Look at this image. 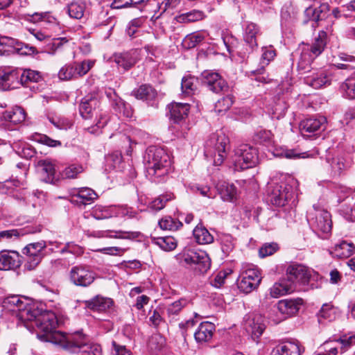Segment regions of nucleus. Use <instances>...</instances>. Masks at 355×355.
<instances>
[{"instance_id":"f257e3e1","label":"nucleus","mask_w":355,"mask_h":355,"mask_svg":"<svg viewBox=\"0 0 355 355\" xmlns=\"http://www.w3.org/2000/svg\"><path fill=\"white\" fill-rule=\"evenodd\" d=\"M21 318L23 322H34V325L40 330L37 333V337L41 340L58 345L68 352H77L81 346L82 343H77L80 336L76 335V333L64 334L60 331H55L58 320L52 311H42L34 307L33 309L24 311Z\"/></svg>"},{"instance_id":"f03ea898","label":"nucleus","mask_w":355,"mask_h":355,"mask_svg":"<svg viewBox=\"0 0 355 355\" xmlns=\"http://www.w3.org/2000/svg\"><path fill=\"white\" fill-rule=\"evenodd\" d=\"M144 164L147 176L152 181L168 174L171 166L169 155L162 148L150 146L144 156Z\"/></svg>"},{"instance_id":"7ed1b4c3","label":"nucleus","mask_w":355,"mask_h":355,"mask_svg":"<svg viewBox=\"0 0 355 355\" xmlns=\"http://www.w3.org/2000/svg\"><path fill=\"white\" fill-rule=\"evenodd\" d=\"M99 102L95 98H84L79 107L81 116L85 120L91 119L95 115L94 125L87 128L91 133L97 132L98 130L103 128L108 121L105 112L97 109Z\"/></svg>"},{"instance_id":"20e7f679","label":"nucleus","mask_w":355,"mask_h":355,"mask_svg":"<svg viewBox=\"0 0 355 355\" xmlns=\"http://www.w3.org/2000/svg\"><path fill=\"white\" fill-rule=\"evenodd\" d=\"M307 220L313 231L322 238H325L331 230V215L324 209L314 206L308 211Z\"/></svg>"},{"instance_id":"39448f33","label":"nucleus","mask_w":355,"mask_h":355,"mask_svg":"<svg viewBox=\"0 0 355 355\" xmlns=\"http://www.w3.org/2000/svg\"><path fill=\"white\" fill-rule=\"evenodd\" d=\"M231 159L235 170H244L251 168L257 164V152L252 146L242 144L234 150Z\"/></svg>"},{"instance_id":"423d86ee","label":"nucleus","mask_w":355,"mask_h":355,"mask_svg":"<svg viewBox=\"0 0 355 355\" xmlns=\"http://www.w3.org/2000/svg\"><path fill=\"white\" fill-rule=\"evenodd\" d=\"M180 261L199 273L206 272L211 263L208 255L203 251L187 249L180 255Z\"/></svg>"},{"instance_id":"0eeeda50","label":"nucleus","mask_w":355,"mask_h":355,"mask_svg":"<svg viewBox=\"0 0 355 355\" xmlns=\"http://www.w3.org/2000/svg\"><path fill=\"white\" fill-rule=\"evenodd\" d=\"M229 144V138L223 132L212 135L207 142L205 153L213 157L214 165L220 166L223 163Z\"/></svg>"},{"instance_id":"6e6552de","label":"nucleus","mask_w":355,"mask_h":355,"mask_svg":"<svg viewBox=\"0 0 355 355\" xmlns=\"http://www.w3.org/2000/svg\"><path fill=\"white\" fill-rule=\"evenodd\" d=\"M46 243L44 241L31 243L26 245L22 252L26 256L25 267L29 270L35 269L45 256Z\"/></svg>"},{"instance_id":"1a4fd4ad","label":"nucleus","mask_w":355,"mask_h":355,"mask_svg":"<svg viewBox=\"0 0 355 355\" xmlns=\"http://www.w3.org/2000/svg\"><path fill=\"white\" fill-rule=\"evenodd\" d=\"M70 282L77 286L87 287L96 279V274L89 266H73L69 273Z\"/></svg>"},{"instance_id":"9d476101","label":"nucleus","mask_w":355,"mask_h":355,"mask_svg":"<svg viewBox=\"0 0 355 355\" xmlns=\"http://www.w3.org/2000/svg\"><path fill=\"white\" fill-rule=\"evenodd\" d=\"M261 280L259 270L255 268H248L241 272L237 282L238 288L241 291L249 293L258 287Z\"/></svg>"},{"instance_id":"9b49d317","label":"nucleus","mask_w":355,"mask_h":355,"mask_svg":"<svg viewBox=\"0 0 355 355\" xmlns=\"http://www.w3.org/2000/svg\"><path fill=\"white\" fill-rule=\"evenodd\" d=\"M293 194L291 186L285 184H270L268 186V200L274 205L282 207L291 198Z\"/></svg>"},{"instance_id":"f8f14e48","label":"nucleus","mask_w":355,"mask_h":355,"mask_svg":"<svg viewBox=\"0 0 355 355\" xmlns=\"http://www.w3.org/2000/svg\"><path fill=\"white\" fill-rule=\"evenodd\" d=\"M327 126V119L324 116H319L302 120L300 123V130L304 137H311L319 135L324 131Z\"/></svg>"},{"instance_id":"ddd939ff","label":"nucleus","mask_w":355,"mask_h":355,"mask_svg":"<svg viewBox=\"0 0 355 355\" xmlns=\"http://www.w3.org/2000/svg\"><path fill=\"white\" fill-rule=\"evenodd\" d=\"M313 271L308 268L305 266L301 264H294L289 266L286 270V279L291 282L295 284V289L296 284H307L312 277Z\"/></svg>"},{"instance_id":"4468645a","label":"nucleus","mask_w":355,"mask_h":355,"mask_svg":"<svg viewBox=\"0 0 355 355\" xmlns=\"http://www.w3.org/2000/svg\"><path fill=\"white\" fill-rule=\"evenodd\" d=\"M21 71L22 69L10 67H0V84L10 89L16 88L22 85V80H21Z\"/></svg>"},{"instance_id":"2eb2a0df","label":"nucleus","mask_w":355,"mask_h":355,"mask_svg":"<svg viewBox=\"0 0 355 355\" xmlns=\"http://www.w3.org/2000/svg\"><path fill=\"white\" fill-rule=\"evenodd\" d=\"M304 83L315 89L327 87L331 84L332 75L330 72L321 70L312 72L304 78Z\"/></svg>"},{"instance_id":"dca6fc26","label":"nucleus","mask_w":355,"mask_h":355,"mask_svg":"<svg viewBox=\"0 0 355 355\" xmlns=\"http://www.w3.org/2000/svg\"><path fill=\"white\" fill-rule=\"evenodd\" d=\"M264 319L260 314H252L245 320L244 327L254 340L258 339L265 329Z\"/></svg>"},{"instance_id":"f3484780","label":"nucleus","mask_w":355,"mask_h":355,"mask_svg":"<svg viewBox=\"0 0 355 355\" xmlns=\"http://www.w3.org/2000/svg\"><path fill=\"white\" fill-rule=\"evenodd\" d=\"M201 76L203 84L213 92L219 93L227 87L225 80L216 72L207 70Z\"/></svg>"},{"instance_id":"a211bd4d","label":"nucleus","mask_w":355,"mask_h":355,"mask_svg":"<svg viewBox=\"0 0 355 355\" xmlns=\"http://www.w3.org/2000/svg\"><path fill=\"white\" fill-rule=\"evenodd\" d=\"M37 167L45 182L56 184L60 180V173H57L55 164L48 159H41L37 163Z\"/></svg>"},{"instance_id":"6ab92c4d","label":"nucleus","mask_w":355,"mask_h":355,"mask_svg":"<svg viewBox=\"0 0 355 355\" xmlns=\"http://www.w3.org/2000/svg\"><path fill=\"white\" fill-rule=\"evenodd\" d=\"M302 299L297 300H282L279 301L277 304V311L282 315V317L274 320L275 324L284 320L287 317L293 315L299 310V306L302 304Z\"/></svg>"},{"instance_id":"aec40b11","label":"nucleus","mask_w":355,"mask_h":355,"mask_svg":"<svg viewBox=\"0 0 355 355\" xmlns=\"http://www.w3.org/2000/svg\"><path fill=\"white\" fill-rule=\"evenodd\" d=\"M71 197L70 201L73 203H80L86 205L88 202L92 201L97 198L94 190L88 187L73 188L69 190Z\"/></svg>"},{"instance_id":"412c9836","label":"nucleus","mask_w":355,"mask_h":355,"mask_svg":"<svg viewBox=\"0 0 355 355\" xmlns=\"http://www.w3.org/2000/svg\"><path fill=\"white\" fill-rule=\"evenodd\" d=\"M327 35L324 31H320L311 44H303L300 48L316 58L324 51L327 44Z\"/></svg>"},{"instance_id":"4be33fe9","label":"nucleus","mask_w":355,"mask_h":355,"mask_svg":"<svg viewBox=\"0 0 355 355\" xmlns=\"http://www.w3.org/2000/svg\"><path fill=\"white\" fill-rule=\"evenodd\" d=\"M329 11V6L327 3L317 5L314 3L308 7L304 11V15L306 18V22L313 21L318 22L326 18Z\"/></svg>"},{"instance_id":"5701e85b","label":"nucleus","mask_w":355,"mask_h":355,"mask_svg":"<svg viewBox=\"0 0 355 355\" xmlns=\"http://www.w3.org/2000/svg\"><path fill=\"white\" fill-rule=\"evenodd\" d=\"M110 62H114L120 70L123 71L129 70L136 63L137 60L134 53L131 52L116 53L113 54L110 58Z\"/></svg>"},{"instance_id":"b1692460","label":"nucleus","mask_w":355,"mask_h":355,"mask_svg":"<svg viewBox=\"0 0 355 355\" xmlns=\"http://www.w3.org/2000/svg\"><path fill=\"white\" fill-rule=\"evenodd\" d=\"M20 266V257L15 251L2 250L0 252V270H14Z\"/></svg>"},{"instance_id":"393cba45","label":"nucleus","mask_w":355,"mask_h":355,"mask_svg":"<svg viewBox=\"0 0 355 355\" xmlns=\"http://www.w3.org/2000/svg\"><path fill=\"white\" fill-rule=\"evenodd\" d=\"M3 306L10 311L17 313V316L22 321L21 313L25 310L33 309L34 306L24 302L19 296L12 295L3 300Z\"/></svg>"},{"instance_id":"a878e982","label":"nucleus","mask_w":355,"mask_h":355,"mask_svg":"<svg viewBox=\"0 0 355 355\" xmlns=\"http://www.w3.org/2000/svg\"><path fill=\"white\" fill-rule=\"evenodd\" d=\"M26 119V112L23 108L15 106L3 112L1 121L8 123L9 125H17L22 123Z\"/></svg>"},{"instance_id":"bb28decb","label":"nucleus","mask_w":355,"mask_h":355,"mask_svg":"<svg viewBox=\"0 0 355 355\" xmlns=\"http://www.w3.org/2000/svg\"><path fill=\"white\" fill-rule=\"evenodd\" d=\"M295 284L288 281L286 278H283L274 284L270 288V295L272 297L278 298L286 294L295 291Z\"/></svg>"},{"instance_id":"cd10ccee","label":"nucleus","mask_w":355,"mask_h":355,"mask_svg":"<svg viewBox=\"0 0 355 355\" xmlns=\"http://www.w3.org/2000/svg\"><path fill=\"white\" fill-rule=\"evenodd\" d=\"M259 33V26L252 22L248 23L244 28L243 40L251 51L254 50L258 46L257 36Z\"/></svg>"},{"instance_id":"c85d7f7f","label":"nucleus","mask_w":355,"mask_h":355,"mask_svg":"<svg viewBox=\"0 0 355 355\" xmlns=\"http://www.w3.org/2000/svg\"><path fill=\"white\" fill-rule=\"evenodd\" d=\"M300 353L297 341H286L274 348L270 355H300Z\"/></svg>"},{"instance_id":"c756f323","label":"nucleus","mask_w":355,"mask_h":355,"mask_svg":"<svg viewBox=\"0 0 355 355\" xmlns=\"http://www.w3.org/2000/svg\"><path fill=\"white\" fill-rule=\"evenodd\" d=\"M171 119L174 123H180L187 116L189 111V105L188 103H172L168 106Z\"/></svg>"},{"instance_id":"7c9ffc66","label":"nucleus","mask_w":355,"mask_h":355,"mask_svg":"<svg viewBox=\"0 0 355 355\" xmlns=\"http://www.w3.org/2000/svg\"><path fill=\"white\" fill-rule=\"evenodd\" d=\"M87 308L96 311H105L113 305V300L111 298L97 295L90 300L85 302Z\"/></svg>"},{"instance_id":"2f4dec72","label":"nucleus","mask_w":355,"mask_h":355,"mask_svg":"<svg viewBox=\"0 0 355 355\" xmlns=\"http://www.w3.org/2000/svg\"><path fill=\"white\" fill-rule=\"evenodd\" d=\"M215 330L214 324L209 322H201L194 334L198 343L208 342L211 340Z\"/></svg>"},{"instance_id":"473e14b6","label":"nucleus","mask_w":355,"mask_h":355,"mask_svg":"<svg viewBox=\"0 0 355 355\" xmlns=\"http://www.w3.org/2000/svg\"><path fill=\"white\" fill-rule=\"evenodd\" d=\"M216 188L224 201L232 202L236 197V188L233 184L221 182L217 184Z\"/></svg>"},{"instance_id":"72a5a7b5","label":"nucleus","mask_w":355,"mask_h":355,"mask_svg":"<svg viewBox=\"0 0 355 355\" xmlns=\"http://www.w3.org/2000/svg\"><path fill=\"white\" fill-rule=\"evenodd\" d=\"M76 335L80 336L77 340L78 341V343H82L81 346H80L77 352H70L71 353L82 352V355H101L100 346L87 344L85 336L79 332H77Z\"/></svg>"},{"instance_id":"f704fd0d","label":"nucleus","mask_w":355,"mask_h":355,"mask_svg":"<svg viewBox=\"0 0 355 355\" xmlns=\"http://www.w3.org/2000/svg\"><path fill=\"white\" fill-rule=\"evenodd\" d=\"M355 247L352 243H347L343 241L340 243L335 245L330 253L334 257L344 259L350 257Z\"/></svg>"},{"instance_id":"c9c22d12","label":"nucleus","mask_w":355,"mask_h":355,"mask_svg":"<svg viewBox=\"0 0 355 355\" xmlns=\"http://www.w3.org/2000/svg\"><path fill=\"white\" fill-rule=\"evenodd\" d=\"M132 94L137 99L143 101H151L157 96L156 91L150 85H143L134 89Z\"/></svg>"},{"instance_id":"e433bc0d","label":"nucleus","mask_w":355,"mask_h":355,"mask_svg":"<svg viewBox=\"0 0 355 355\" xmlns=\"http://www.w3.org/2000/svg\"><path fill=\"white\" fill-rule=\"evenodd\" d=\"M193 234L199 244H209L214 241L213 236L204 227L196 226L193 231Z\"/></svg>"},{"instance_id":"4c0bfd02","label":"nucleus","mask_w":355,"mask_h":355,"mask_svg":"<svg viewBox=\"0 0 355 355\" xmlns=\"http://www.w3.org/2000/svg\"><path fill=\"white\" fill-rule=\"evenodd\" d=\"M300 56L297 62V70L301 74H304L311 71V64L315 58L302 50L301 48Z\"/></svg>"},{"instance_id":"58836bf2","label":"nucleus","mask_w":355,"mask_h":355,"mask_svg":"<svg viewBox=\"0 0 355 355\" xmlns=\"http://www.w3.org/2000/svg\"><path fill=\"white\" fill-rule=\"evenodd\" d=\"M327 162L329 165L333 176L340 175L342 171L345 168L344 159L340 156L328 157L327 158Z\"/></svg>"},{"instance_id":"ea45409f","label":"nucleus","mask_w":355,"mask_h":355,"mask_svg":"<svg viewBox=\"0 0 355 355\" xmlns=\"http://www.w3.org/2000/svg\"><path fill=\"white\" fill-rule=\"evenodd\" d=\"M318 316V321L320 323L324 321H333L336 318V309L331 304H324L322 306Z\"/></svg>"},{"instance_id":"a19ab883","label":"nucleus","mask_w":355,"mask_h":355,"mask_svg":"<svg viewBox=\"0 0 355 355\" xmlns=\"http://www.w3.org/2000/svg\"><path fill=\"white\" fill-rule=\"evenodd\" d=\"M85 4L81 1H73L67 6V12L70 17L80 19L84 16Z\"/></svg>"},{"instance_id":"79ce46f5","label":"nucleus","mask_w":355,"mask_h":355,"mask_svg":"<svg viewBox=\"0 0 355 355\" xmlns=\"http://www.w3.org/2000/svg\"><path fill=\"white\" fill-rule=\"evenodd\" d=\"M189 303L186 298H180L168 304L166 309V314L168 318H173L179 314L181 310L185 307Z\"/></svg>"},{"instance_id":"37998d69","label":"nucleus","mask_w":355,"mask_h":355,"mask_svg":"<svg viewBox=\"0 0 355 355\" xmlns=\"http://www.w3.org/2000/svg\"><path fill=\"white\" fill-rule=\"evenodd\" d=\"M83 172V167L81 165L71 164L60 173V180L75 179Z\"/></svg>"},{"instance_id":"c03bdc74","label":"nucleus","mask_w":355,"mask_h":355,"mask_svg":"<svg viewBox=\"0 0 355 355\" xmlns=\"http://www.w3.org/2000/svg\"><path fill=\"white\" fill-rule=\"evenodd\" d=\"M155 244L164 251H171L175 249L177 241L173 236H163L155 239Z\"/></svg>"},{"instance_id":"a18cd8bd","label":"nucleus","mask_w":355,"mask_h":355,"mask_svg":"<svg viewBox=\"0 0 355 355\" xmlns=\"http://www.w3.org/2000/svg\"><path fill=\"white\" fill-rule=\"evenodd\" d=\"M139 232H124V231H111L108 230L102 234L101 236H106L114 239H134L139 236Z\"/></svg>"},{"instance_id":"49530a36","label":"nucleus","mask_w":355,"mask_h":355,"mask_svg":"<svg viewBox=\"0 0 355 355\" xmlns=\"http://www.w3.org/2000/svg\"><path fill=\"white\" fill-rule=\"evenodd\" d=\"M340 90L345 97L355 99V77H350L346 79L341 84Z\"/></svg>"},{"instance_id":"de8ad7c7","label":"nucleus","mask_w":355,"mask_h":355,"mask_svg":"<svg viewBox=\"0 0 355 355\" xmlns=\"http://www.w3.org/2000/svg\"><path fill=\"white\" fill-rule=\"evenodd\" d=\"M173 198L172 193L160 195L149 203L148 208L153 211H159L165 207L166 202Z\"/></svg>"},{"instance_id":"09e8293b","label":"nucleus","mask_w":355,"mask_h":355,"mask_svg":"<svg viewBox=\"0 0 355 355\" xmlns=\"http://www.w3.org/2000/svg\"><path fill=\"white\" fill-rule=\"evenodd\" d=\"M30 21L33 23L37 22H46L48 24H55L56 19L51 15L50 12H34L31 15H28V19Z\"/></svg>"},{"instance_id":"8fccbe9b","label":"nucleus","mask_w":355,"mask_h":355,"mask_svg":"<svg viewBox=\"0 0 355 355\" xmlns=\"http://www.w3.org/2000/svg\"><path fill=\"white\" fill-rule=\"evenodd\" d=\"M94 61L90 60H83L73 64L76 78L85 75L94 66Z\"/></svg>"},{"instance_id":"3c124183","label":"nucleus","mask_w":355,"mask_h":355,"mask_svg":"<svg viewBox=\"0 0 355 355\" xmlns=\"http://www.w3.org/2000/svg\"><path fill=\"white\" fill-rule=\"evenodd\" d=\"M42 79L41 73L38 71L31 69H24L21 71V80L22 85L28 82L37 83Z\"/></svg>"},{"instance_id":"603ef678","label":"nucleus","mask_w":355,"mask_h":355,"mask_svg":"<svg viewBox=\"0 0 355 355\" xmlns=\"http://www.w3.org/2000/svg\"><path fill=\"white\" fill-rule=\"evenodd\" d=\"M233 97L227 96L219 99L215 104V111L218 114L227 112L233 104Z\"/></svg>"},{"instance_id":"864d4df0","label":"nucleus","mask_w":355,"mask_h":355,"mask_svg":"<svg viewBox=\"0 0 355 355\" xmlns=\"http://www.w3.org/2000/svg\"><path fill=\"white\" fill-rule=\"evenodd\" d=\"M159 225L162 230H177L182 226V223L173 219L171 216H165L159 221Z\"/></svg>"},{"instance_id":"5fc2aeb1","label":"nucleus","mask_w":355,"mask_h":355,"mask_svg":"<svg viewBox=\"0 0 355 355\" xmlns=\"http://www.w3.org/2000/svg\"><path fill=\"white\" fill-rule=\"evenodd\" d=\"M197 80L192 76H185L182 80V92L186 95H190L193 94L194 90L196 89V82Z\"/></svg>"},{"instance_id":"6e6d98bb","label":"nucleus","mask_w":355,"mask_h":355,"mask_svg":"<svg viewBox=\"0 0 355 355\" xmlns=\"http://www.w3.org/2000/svg\"><path fill=\"white\" fill-rule=\"evenodd\" d=\"M221 249L223 252L228 254L234 248L233 237L230 234H223L220 236Z\"/></svg>"},{"instance_id":"4d7b16f0","label":"nucleus","mask_w":355,"mask_h":355,"mask_svg":"<svg viewBox=\"0 0 355 355\" xmlns=\"http://www.w3.org/2000/svg\"><path fill=\"white\" fill-rule=\"evenodd\" d=\"M91 216L97 220H101L112 217V214L106 207L101 205H96L91 211Z\"/></svg>"},{"instance_id":"13d9d810","label":"nucleus","mask_w":355,"mask_h":355,"mask_svg":"<svg viewBox=\"0 0 355 355\" xmlns=\"http://www.w3.org/2000/svg\"><path fill=\"white\" fill-rule=\"evenodd\" d=\"M273 135L270 130H260L257 132L254 137V141L263 144H270L272 142Z\"/></svg>"},{"instance_id":"bf43d9fd","label":"nucleus","mask_w":355,"mask_h":355,"mask_svg":"<svg viewBox=\"0 0 355 355\" xmlns=\"http://www.w3.org/2000/svg\"><path fill=\"white\" fill-rule=\"evenodd\" d=\"M58 77L62 80L76 78L73 64L62 67L58 72Z\"/></svg>"},{"instance_id":"052dcab7","label":"nucleus","mask_w":355,"mask_h":355,"mask_svg":"<svg viewBox=\"0 0 355 355\" xmlns=\"http://www.w3.org/2000/svg\"><path fill=\"white\" fill-rule=\"evenodd\" d=\"M340 58L343 63H338L336 67L340 69H355V57L346 54H341Z\"/></svg>"},{"instance_id":"680f3d73","label":"nucleus","mask_w":355,"mask_h":355,"mask_svg":"<svg viewBox=\"0 0 355 355\" xmlns=\"http://www.w3.org/2000/svg\"><path fill=\"white\" fill-rule=\"evenodd\" d=\"M279 250V246L276 243H267L263 244L259 250V254L261 257L264 258L268 256L272 255Z\"/></svg>"},{"instance_id":"e2e57ef3","label":"nucleus","mask_w":355,"mask_h":355,"mask_svg":"<svg viewBox=\"0 0 355 355\" xmlns=\"http://www.w3.org/2000/svg\"><path fill=\"white\" fill-rule=\"evenodd\" d=\"M262 51L261 66L265 67L275 58L276 56V53L275 50L272 48V46H270L269 47H263Z\"/></svg>"},{"instance_id":"0e129e2a","label":"nucleus","mask_w":355,"mask_h":355,"mask_svg":"<svg viewBox=\"0 0 355 355\" xmlns=\"http://www.w3.org/2000/svg\"><path fill=\"white\" fill-rule=\"evenodd\" d=\"M69 252L75 255H80L83 253V248L73 242H68L64 247L61 249L60 253Z\"/></svg>"},{"instance_id":"69168bd1","label":"nucleus","mask_w":355,"mask_h":355,"mask_svg":"<svg viewBox=\"0 0 355 355\" xmlns=\"http://www.w3.org/2000/svg\"><path fill=\"white\" fill-rule=\"evenodd\" d=\"M57 128L60 130H67L72 126V121L67 118H51L49 119Z\"/></svg>"},{"instance_id":"338daca9","label":"nucleus","mask_w":355,"mask_h":355,"mask_svg":"<svg viewBox=\"0 0 355 355\" xmlns=\"http://www.w3.org/2000/svg\"><path fill=\"white\" fill-rule=\"evenodd\" d=\"M336 342H338L341 344L342 352H345L350 347L355 345V334L349 336L345 335L342 336L339 340H337Z\"/></svg>"},{"instance_id":"774afa93","label":"nucleus","mask_w":355,"mask_h":355,"mask_svg":"<svg viewBox=\"0 0 355 355\" xmlns=\"http://www.w3.org/2000/svg\"><path fill=\"white\" fill-rule=\"evenodd\" d=\"M35 139L44 145H46L50 147H55L58 146H61V142L58 140L53 139L45 135H37Z\"/></svg>"}]
</instances>
